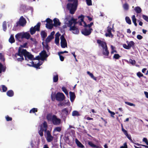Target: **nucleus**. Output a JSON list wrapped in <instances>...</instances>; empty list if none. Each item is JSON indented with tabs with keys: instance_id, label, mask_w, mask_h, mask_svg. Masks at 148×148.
I'll return each instance as SVG.
<instances>
[{
	"instance_id": "774afa93",
	"label": "nucleus",
	"mask_w": 148,
	"mask_h": 148,
	"mask_svg": "<svg viewBox=\"0 0 148 148\" xmlns=\"http://www.w3.org/2000/svg\"><path fill=\"white\" fill-rule=\"evenodd\" d=\"M120 148H127V143H124V146H121Z\"/></svg>"
},
{
	"instance_id": "de8ad7c7",
	"label": "nucleus",
	"mask_w": 148,
	"mask_h": 148,
	"mask_svg": "<svg viewBox=\"0 0 148 148\" xmlns=\"http://www.w3.org/2000/svg\"><path fill=\"white\" fill-rule=\"evenodd\" d=\"M44 131V130L42 129H41L39 131L38 133L41 136H43V132Z\"/></svg>"
},
{
	"instance_id": "0e129e2a",
	"label": "nucleus",
	"mask_w": 148,
	"mask_h": 148,
	"mask_svg": "<svg viewBox=\"0 0 148 148\" xmlns=\"http://www.w3.org/2000/svg\"><path fill=\"white\" fill-rule=\"evenodd\" d=\"M123 47L126 49H130V47H129L128 45H127L126 44H124L123 45Z\"/></svg>"
},
{
	"instance_id": "3c124183",
	"label": "nucleus",
	"mask_w": 148,
	"mask_h": 148,
	"mask_svg": "<svg viewBox=\"0 0 148 148\" xmlns=\"http://www.w3.org/2000/svg\"><path fill=\"white\" fill-rule=\"evenodd\" d=\"M59 38L58 37H55V43L57 45L59 44Z\"/></svg>"
},
{
	"instance_id": "8fccbe9b",
	"label": "nucleus",
	"mask_w": 148,
	"mask_h": 148,
	"mask_svg": "<svg viewBox=\"0 0 148 148\" xmlns=\"http://www.w3.org/2000/svg\"><path fill=\"white\" fill-rule=\"evenodd\" d=\"M5 118L7 121H11L12 120V117H10L8 115H7L5 116Z\"/></svg>"
},
{
	"instance_id": "c03bdc74",
	"label": "nucleus",
	"mask_w": 148,
	"mask_h": 148,
	"mask_svg": "<svg viewBox=\"0 0 148 148\" xmlns=\"http://www.w3.org/2000/svg\"><path fill=\"white\" fill-rule=\"evenodd\" d=\"M121 57V56L118 54H114L113 58L115 59H116L118 60Z\"/></svg>"
},
{
	"instance_id": "5fc2aeb1",
	"label": "nucleus",
	"mask_w": 148,
	"mask_h": 148,
	"mask_svg": "<svg viewBox=\"0 0 148 148\" xmlns=\"http://www.w3.org/2000/svg\"><path fill=\"white\" fill-rule=\"evenodd\" d=\"M37 111V109L36 108H33L30 110L29 113H31L32 112L33 113H34Z\"/></svg>"
},
{
	"instance_id": "9d476101",
	"label": "nucleus",
	"mask_w": 148,
	"mask_h": 148,
	"mask_svg": "<svg viewBox=\"0 0 148 148\" xmlns=\"http://www.w3.org/2000/svg\"><path fill=\"white\" fill-rule=\"evenodd\" d=\"M46 132L47 137L46 139L48 142H50L53 141V137L52 136L49 130H47Z\"/></svg>"
},
{
	"instance_id": "6e6d98bb",
	"label": "nucleus",
	"mask_w": 148,
	"mask_h": 148,
	"mask_svg": "<svg viewBox=\"0 0 148 148\" xmlns=\"http://www.w3.org/2000/svg\"><path fill=\"white\" fill-rule=\"evenodd\" d=\"M58 55L59 56L60 60L61 61H63L64 60V57L63 56H62L61 54H60V55H59V53H58Z\"/></svg>"
},
{
	"instance_id": "b1692460",
	"label": "nucleus",
	"mask_w": 148,
	"mask_h": 148,
	"mask_svg": "<svg viewBox=\"0 0 148 148\" xmlns=\"http://www.w3.org/2000/svg\"><path fill=\"white\" fill-rule=\"evenodd\" d=\"M27 9V6L25 5L21 4L20 7L19 9L21 11H24Z\"/></svg>"
},
{
	"instance_id": "2f4dec72",
	"label": "nucleus",
	"mask_w": 148,
	"mask_h": 148,
	"mask_svg": "<svg viewBox=\"0 0 148 148\" xmlns=\"http://www.w3.org/2000/svg\"><path fill=\"white\" fill-rule=\"evenodd\" d=\"M62 112L66 115L69 114V111L67 108H64L62 110Z\"/></svg>"
},
{
	"instance_id": "4d7b16f0",
	"label": "nucleus",
	"mask_w": 148,
	"mask_h": 148,
	"mask_svg": "<svg viewBox=\"0 0 148 148\" xmlns=\"http://www.w3.org/2000/svg\"><path fill=\"white\" fill-rule=\"evenodd\" d=\"M125 103L127 105H128L130 106H135L134 104L131 103H130V102H127V101L125 102Z\"/></svg>"
},
{
	"instance_id": "cd10ccee",
	"label": "nucleus",
	"mask_w": 148,
	"mask_h": 148,
	"mask_svg": "<svg viewBox=\"0 0 148 148\" xmlns=\"http://www.w3.org/2000/svg\"><path fill=\"white\" fill-rule=\"evenodd\" d=\"M46 118L48 121H52L53 119V116L52 113H49L47 115Z\"/></svg>"
},
{
	"instance_id": "412c9836",
	"label": "nucleus",
	"mask_w": 148,
	"mask_h": 148,
	"mask_svg": "<svg viewBox=\"0 0 148 148\" xmlns=\"http://www.w3.org/2000/svg\"><path fill=\"white\" fill-rule=\"evenodd\" d=\"M23 34L22 33H18L16 35L15 37L16 40L20 41V39H23Z\"/></svg>"
},
{
	"instance_id": "5701e85b",
	"label": "nucleus",
	"mask_w": 148,
	"mask_h": 148,
	"mask_svg": "<svg viewBox=\"0 0 148 148\" xmlns=\"http://www.w3.org/2000/svg\"><path fill=\"white\" fill-rule=\"evenodd\" d=\"M31 36L29 33L27 32H25L23 34L22 37L23 38H25L27 39H28Z\"/></svg>"
},
{
	"instance_id": "1a4fd4ad",
	"label": "nucleus",
	"mask_w": 148,
	"mask_h": 148,
	"mask_svg": "<svg viewBox=\"0 0 148 148\" xmlns=\"http://www.w3.org/2000/svg\"><path fill=\"white\" fill-rule=\"evenodd\" d=\"M92 30V28H90L89 29L84 28L82 29L81 32L83 34L87 36L90 35L91 33V31Z\"/></svg>"
},
{
	"instance_id": "4c0bfd02",
	"label": "nucleus",
	"mask_w": 148,
	"mask_h": 148,
	"mask_svg": "<svg viewBox=\"0 0 148 148\" xmlns=\"http://www.w3.org/2000/svg\"><path fill=\"white\" fill-rule=\"evenodd\" d=\"M53 82H58V74L56 75H54L53 77Z\"/></svg>"
},
{
	"instance_id": "a18cd8bd",
	"label": "nucleus",
	"mask_w": 148,
	"mask_h": 148,
	"mask_svg": "<svg viewBox=\"0 0 148 148\" xmlns=\"http://www.w3.org/2000/svg\"><path fill=\"white\" fill-rule=\"evenodd\" d=\"M3 29L4 31H5L7 29L6 23L5 22H4L3 24Z\"/></svg>"
},
{
	"instance_id": "f3484780",
	"label": "nucleus",
	"mask_w": 148,
	"mask_h": 148,
	"mask_svg": "<svg viewBox=\"0 0 148 148\" xmlns=\"http://www.w3.org/2000/svg\"><path fill=\"white\" fill-rule=\"evenodd\" d=\"M102 52L103 54L104 55L107 56H108L109 52L108 50V47H106L103 49Z\"/></svg>"
},
{
	"instance_id": "f704fd0d",
	"label": "nucleus",
	"mask_w": 148,
	"mask_h": 148,
	"mask_svg": "<svg viewBox=\"0 0 148 148\" xmlns=\"http://www.w3.org/2000/svg\"><path fill=\"white\" fill-rule=\"evenodd\" d=\"M53 26H54L53 24H48L47 23L46 24V27L49 29H52L53 28Z\"/></svg>"
},
{
	"instance_id": "338daca9",
	"label": "nucleus",
	"mask_w": 148,
	"mask_h": 148,
	"mask_svg": "<svg viewBox=\"0 0 148 148\" xmlns=\"http://www.w3.org/2000/svg\"><path fill=\"white\" fill-rule=\"evenodd\" d=\"M93 24H94L93 22H91L90 24L87 25V27H89V29H90V28H91V27L92 25H93Z\"/></svg>"
},
{
	"instance_id": "69168bd1",
	"label": "nucleus",
	"mask_w": 148,
	"mask_h": 148,
	"mask_svg": "<svg viewBox=\"0 0 148 148\" xmlns=\"http://www.w3.org/2000/svg\"><path fill=\"white\" fill-rule=\"evenodd\" d=\"M143 18L145 20L147 21L148 22V17L145 15L143 16Z\"/></svg>"
},
{
	"instance_id": "052dcab7",
	"label": "nucleus",
	"mask_w": 148,
	"mask_h": 148,
	"mask_svg": "<svg viewBox=\"0 0 148 148\" xmlns=\"http://www.w3.org/2000/svg\"><path fill=\"white\" fill-rule=\"evenodd\" d=\"M33 60H39L40 59H41V58L40 56H38L36 57L35 58H34V57L33 56Z\"/></svg>"
},
{
	"instance_id": "a19ab883",
	"label": "nucleus",
	"mask_w": 148,
	"mask_h": 148,
	"mask_svg": "<svg viewBox=\"0 0 148 148\" xmlns=\"http://www.w3.org/2000/svg\"><path fill=\"white\" fill-rule=\"evenodd\" d=\"M72 115L73 116H79V114L77 111L75 110L73 112Z\"/></svg>"
},
{
	"instance_id": "864d4df0",
	"label": "nucleus",
	"mask_w": 148,
	"mask_h": 148,
	"mask_svg": "<svg viewBox=\"0 0 148 148\" xmlns=\"http://www.w3.org/2000/svg\"><path fill=\"white\" fill-rule=\"evenodd\" d=\"M88 144L91 147H97V146L96 145L94 144L91 142H89L88 143Z\"/></svg>"
},
{
	"instance_id": "0eeeda50",
	"label": "nucleus",
	"mask_w": 148,
	"mask_h": 148,
	"mask_svg": "<svg viewBox=\"0 0 148 148\" xmlns=\"http://www.w3.org/2000/svg\"><path fill=\"white\" fill-rule=\"evenodd\" d=\"M26 21L23 16L21 17L19 22L17 23V26L18 25L22 26H24L26 24Z\"/></svg>"
},
{
	"instance_id": "393cba45",
	"label": "nucleus",
	"mask_w": 148,
	"mask_h": 148,
	"mask_svg": "<svg viewBox=\"0 0 148 148\" xmlns=\"http://www.w3.org/2000/svg\"><path fill=\"white\" fill-rule=\"evenodd\" d=\"M7 95L9 97H12L14 95L13 91L12 90H8L6 93Z\"/></svg>"
},
{
	"instance_id": "bb28decb",
	"label": "nucleus",
	"mask_w": 148,
	"mask_h": 148,
	"mask_svg": "<svg viewBox=\"0 0 148 148\" xmlns=\"http://www.w3.org/2000/svg\"><path fill=\"white\" fill-rule=\"evenodd\" d=\"M87 74L89 75V76L93 79L95 81H96L97 78L95 77L93 75V74L92 73H91L89 71H88L87 72Z\"/></svg>"
},
{
	"instance_id": "473e14b6",
	"label": "nucleus",
	"mask_w": 148,
	"mask_h": 148,
	"mask_svg": "<svg viewBox=\"0 0 148 148\" xmlns=\"http://www.w3.org/2000/svg\"><path fill=\"white\" fill-rule=\"evenodd\" d=\"M43 126L44 128V131L45 132H47V127H48L47 123V122L45 121L43 123Z\"/></svg>"
},
{
	"instance_id": "7c9ffc66",
	"label": "nucleus",
	"mask_w": 148,
	"mask_h": 148,
	"mask_svg": "<svg viewBox=\"0 0 148 148\" xmlns=\"http://www.w3.org/2000/svg\"><path fill=\"white\" fill-rule=\"evenodd\" d=\"M127 62L128 64H131L133 65L135 64L136 63V62L135 60L132 59H129V61H127Z\"/></svg>"
},
{
	"instance_id": "c756f323",
	"label": "nucleus",
	"mask_w": 148,
	"mask_h": 148,
	"mask_svg": "<svg viewBox=\"0 0 148 148\" xmlns=\"http://www.w3.org/2000/svg\"><path fill=\"white\" fill-rule=\"evenodd\" d=\"M9 41L11 43H14L15 42L14 37L12 35H11L9 39Z\"/></svg>"
},
{
	"instance_id": "20e7f679",
	"label": "nucleus",
	"mask_w": 148,
	"mask_h": 148,
	"mask_svg": "<svg viewBox=\"0 0 148 148\" xmlns=\"http://www.w3.org/2000/svg\"><path fill=\"white\" fill-rule=\"evenodd\" d=\"M56 100L59 101H62L65 98V96L62 92H58L56 95Z\"/></svg>"
},
{
	"instance_id": "13d9d810",
	"label": "nucleus",
	"mask_w": 148,
	"mask_h": 148,
	"mask_svg": "<svg viewBox=\"0 0 148 148\" xmlns=\"http://www.w3.org/2000/svg\"><path fill=\"white\" fill-rule=\"evenodd\" d=\"M111 49L112 50L111 52V54H113L114 53H117V51L116 50H114V47L112 46H111Z\"/></svg>"
},
{
	"instance_id": "a211bd4d",
	"label": "nucleus",
	"mask_w": 148,
	"mask_h": 148,
	"mask_svg": "<svg viewBox=\"0 0 148 148\" xmlns=\"http://www.w3.org/2000/svg\"><path fill=\"white\" fill-rule=\"evenodd\" d=\"M78 18H80L81 22H83L84 24V27H87V25L86 23L84 21V16L83 15H81L80 16H79L78 17Z\"/></svg>"
},
{
	"instance_id": "c9c22d12",
	"label": "nucleus",
	"mask_w": 148,
	"mask_h": 148,
	"mask_svg": "<svg viewBox=\"0 0 148 148\" xmlns=\"http://www.w3.org/2000/svg\"><path fill=\"white\" fill-rule=\"evenodd\" d=\"M132 20L133 22L134 23V25L136 26L137 24L136 23V18L135 16L134 15L132 16Z\"/></svg>"
},
{
	"instance_id": "72a5a7b5",
	"label": "nucleus",
	"mask_w": 148,
	"mask_h": 148,
	"mask_svg": "<svg viewBox=\"0 0 148 148\" xmlns=\"http://www.w3.org/2000/svg\"><path fill=\"white\" fill-rule=\"evenodd\" d=\"M54 38L49 35V36L46 38L45 40L46 42L47 43H48L50 42L51 40L53 39Z\"/></svg>"
},
{
	"instance_id": "bf43d9fd",
	"label": "nucleus",
	"mask_w": 148,
	"mask_h": 148,
	"mask_svg": "<svg viewBox=\"0 0 148 148\" xmlns=\"http://www.w3.org/2000/svg\"><path fill=\"white\" fill-rule=\"evenodd\" d=\"M143 141L145 142L146 144L148 145V141L147 139L146 138H144L143 139Z\"/></svg>"
},
{
	"instance_id": "09e8293b",
	"label": "nucleus",
	"mask_w": 148,
	"mask_h": 148,
	"mask_svg": "<svg viewBox=\"0 0 148 148\" xmlns=\"http://www.w3.org/2000/svg\"><path fill=\"white\" fill-rule=\"evenodd\" d=\"M134 43L133 41H131L128 43L127 45L130 48L132 46L134 45Z\"/></svg>"
},
{
	"instance_id": "f03ea898",
	"label": "nucleus",
	"mask_w": 148,
	"mask_h": 148,
	"mask_svg": "<svg viewBox=\"0 0 148 148\" xmlns=\"http://www.w3.org/2000/svg\"><path fill=\"white\" fill-rule=\"evenodd\" d=\"M69 2L67 4V8L69 10L70 13L74 14L77 9L78 5V0H68Z\"/></svg>"
},
{
	"instance_id": "603ef678",
	"label": "nucleus",
	"mask_w": 148,
	"mask_h": 148,
	"mask_svg": "<svg viewBox=\"0 0 148 148\" xmlns=\"http://www.w3.org/2000/svg\"><path fill=\"white\" fill-rule=\"evenodd\" d=\"M61 130V128L60 127H57L55 128L54 131L60 132Z\"/></svg>"
},
{
	"instance_id": "7ed1b4c3",
	"label": "nucleus",
	"mask_w": 148,
	"mask_h": 148,
	"mask_svg": "<svg viewBox=\"0 0 148 148\" xmlns=\"http://www.w3.org/2000/svg\"><path fill=\"white\" fill-rule=\"evenodd\" d=\"M41 23L40 22L38 23L37 25L34 27H32L30 29V32L31 35L34 34L36 31H39L40 30Z\"/></svg>"
},
{
	"instance_id": "f8f14e48",
	"label": "nucleus",
	"mask_w": 148,
	"mask_h": 148,
	"mask_svg": "<svg viewBox=\"0 0 148 148\" xmlns=\"http://www.w3.org/2000/svg\"><path fill=\"white\" fill-rule=\"evenodd\" d=\"M97 42L99 44V46H101L102 48V49L107 47L106 43L105 42L102 41L100 40H98Z\"/></svg>"
},
{
	"instance_id": "4be33fe9",
	"label": "nucleus",
	"mask_w": 148,
	"mask_h": 148,
	"mask_svg": "<svg viewBox=\"0 0 148 148\" xmlns=\"http://www.w3.org/2000/svg\"><path fill=\"white\" fill-rule=\"evenodd\" d=\"M75 140L76 143L79 147L81 148H83L84 147V146L76 138Z\"/></svg>"
},
{
	"instance_id": "e433bc0d",
	"label": "nucleus",
	"mask_w": 148,
	"mask_h": 148,
	"mask_svg": "<svg viewBox=\"0 0 148 148\" xmlns=\"http://www.w3.org/2000/svg\"><path fill=\"white\" fill-rule=\"evenodd\" d=\"M0 60L1 62H4L5 61V58L4 55L2 53H0Z\"/></svg>"
},
{
	"instance_id": "ea45409f",
	"label": "nucleus",
	"mask_w": 148,
	"mask_h": 148,
	"mask_svg": "<svg viewBox=\"0 0 148 148\" xmlns=\"http://www.w3.org/2000/svg\"><path fill=\"white\" fill-rule=\"evenodd\" d=\"M125 19L126 22L129 24L130 25L131 24V21L130 18L128 16H126L125 18Z\"/></svg>"
},
{
	"instance_id": "dca6fc26",
	"label": "nucleus",
	"mask_w": 148,
	"mask_h": 148,
	"mask_svg": "<svg viewBox=\"0 0 148 148\" xmlns=\"http://www.w3.org/2000/svg\"><path fill=\"white\" fill-rule=\"evenodd\" d=\"M54 21L53 26L54 27H57L60 25L61 23L60 22L59 20L57 18H55L53 20Z\"/></svg>"
},
{
	"instance_id": "39448f33",
	"label": "nucleus",
	"mask_w": 148,
	"mask_h": 148,
	"mask_svg": "<svg viewBox=\"0 0 148 148\" xmlns=\"http://www.w3.org/2000/svg\"><path fill=\"white\" fill-rule=\"evenodd\" d=\"M61 39V46L62 48H65L67 47V43L65 38L64 35H62L60 37Z\"/></svg>"
},
{
	"instance_id": "4468645a",
	"label": "nucleus",
	"mask_w": 148,
	"mask_h": 148,
	"mask_svg": "<svg viewBox=\"0 0 148 148\" xmlns=\"http://www.w3.org/2000/svg\"><path fill=\"white\" fill-rule=\"evenodd\" d=\"M112 28L111 27L108 26L107 27V31L108 32V33H106L105 35L106 37L108 36L109 37H110L111 36L112 37L113 36V35L111 33V30Z\"/></svg>"
},
{
	"instance_id": "6e6552de",
	"label": "nucleus",
	"mask_w": 148,
	"mask_h": 148,
	"mask_svg": "<svg viewBox=\"0 0 148 148\" xmlns=\"http://www.w3.org/2000/svg\"><path fill=\"white\" fill-rule=\"evenodd\" d=\"M41 60H46V58L48 57V55L46 51L44 50L41 51L40 53Z\"/></svg>"
},
{
	"instance_id": "37998d69",
	"label": "nucleus",
	"mask_w": 148,
	"mask_h": 148,
	"mask_svg": "<svg viewBox=\"0 0 148 148\" xmlns=\"http://www.w3.org/2000/svg\"><path fill=\"white\" fill-rule=\"evenodd\" d=\"M46 22L48 24H53V21L52 20L49 18H47L44 22Z\"/></svg>"
},
{
	"instance_id": "49530a36",
	"label": "nucleus",
	"mask_w": 148,
	"mask_h": 148,
	"mask_svg": "<svg viewBox=\"0 0 148 148\" xmlns=\"http://www.w3.org/2000/svg\"><path fill=\"white\" fill-rule=\"evenodd\" d=\"M88 6L92 5L91 0H85Z\"/></svg>"
},
{
	"instance_id": "58836bf2",
	"label": "nucleus",
	"mask_w": 148,
	"mask_h": 148,
	"mask_svg": "<svg viewBox=\"0 0 148 148\" xmlns=\"http://www.w3.org/2000/svg\"><path fill=\"white\" fill-rule=\"evenodd\" d=\"M123 7V9L125 10H127L129 9V5L127 3L124 4Z\"/></svg>"
},
{
	"instance_id": "e2e57ef3",
	"label": "nucleus",
	"mask_w": 148,
	"mask_h": 148,
	"mask_svg": "<svg viewBox=\"0 0 148 148\" xmlns=\"http://www.w3.org/2000/svg\"><path fill=\"white\" fill-rule=\"evenodd\" d=\"M122 131L124 133V134H127V131L123 128L122 125Z\"/></svg>"
},
{
	"instance_id": "2eb2a0df",
	"label": "nucleus",
	"mask_w": 148,
	"mask_h": 148,
	"mask_svg": "<svg viewBox=\"0 0 148 148\" xmlns=\"http://www.w3.org/2000/svg\"><path fill=\"white\" fill-rule=\"evenodd\" d=\"M69 93L70 100L71 102H73L76 97L75 93L70 91Z\"/></svg>"
},
{
	"instance_id": "a878e982",
	"label": "nucleus",
	"mask_w": 148,
	"mask_h": 148,
	"mask_svg": "<svg viewBox=\"0 0 148 148\" xmlns=\"http://www.w3.org/2000/svg\"><path fill=\"white\" fill-rule=\"evenodd\" d=\"M40 35L42 38L44 39L47 36V34L44 31H42L40 33Z\"/></svg>"
},
{
	"instance_id": "aec40b11",
	"label": "nucleus",
	"mask_w": 148,
	"mask_h": 148,
	"mask_svg": "<svg viewBox=\"0 0 148 148\" xmlns=\"http://www.w3.org/2000/svg\"><path fill=\"white\" fill-rule=\"evenodd\" d=\"M7 90V88L4 85H2L0 86V91L1 92H5Z\"/></svg>"
},
{
	"instance_id": "79ce46f5",
	"label": "nucleus",
	"mask_w": 148,
	"mask_h": 148,
	"mask_svg": "<svg viewBox=\"0 0 148 148\" xmlns=\"http://www.w3.org/2000/svg\"><path fill=\"white\" fill-rule=\"evenodd\" d=\"M62 91L65 93V94L67 95H68V92L67 90L64 87H62Z\"/></svg>"
},
{
	"instance_id": "680f3d73",
	"label": "nucleus",
	"mask_w": 148,
	"mask_h": 148,
	"mask_svg": "<svg viewBox=\"0 0 148 148\" xmlns=\"http://www.w3.org/2000/svg\"><path fill=\"white\" fill-rule=\"evenodd\" d=\"M73 23L72 22V21H71V20H70L69 21V23H68V27H70V28L71 27H72L73 26H72V25H73Z\"/></svg>"
},
{
	"instance_id": "f257e3e1",
	"label": "nucleus",
	"mask_w": 148,
	"mask_h": 148,
	"mask_svg": "<svg viewBox=\"0 0 148 148\" xmlns=\"http://www.w3.org/2000/svg\"><path fill=\"white\" fill-rule=\"evenodd\" d=\"M18 56L20 57V58L17 59L18 61H22L24 60L23 56H24L25 60L28 61V60H33V55L27 51L25 49H21L20 47L18 49V52L15 54V56L16 57Z\"/></svg>"
},
{
	"instance_id": "9b49d317",
	"label": "nucleus",
	"mask_w": 148,
	"mask_h": 148,
	"mask_svg": "<svg viewBox=\"0 0 148 148\" xmlns=\"http://www.w3.org/2000/svg\"><path fill=\"white\" fill-rule=\"evenodd\" d=\"M69 31H72V32L75 34H78L79 32V30L75 25L71 27L69 29Z\"/></svg>"
},
{
	"instance_id": "423d86ee",
	"label": "nucleus",
	"mask_w": 148,
	"mask_h": 148,
	"mask_svg": "<svg viewBox=\"0 0 148 148\" xmlns=\"http://www.w3.org/2000/svg\"><path fill=\"white\" fill-rule=\"evenodd\" d=\"M51 121L53 124L55 125H59L61 123V120L57 118L55 115H53V119Z\"/></svg>"
},
{
	"instance_id": "c85d7f7f",
	"label": "nucleus",
	"mask_w": 148,
	"mask_h": 148,
	"mask_svg": "<svg viewBox=\"0 0 148 148\" xmlns=\"http://www.w3.org/2000/svg\"><path fill=\"white\" fill-rule=\"evenodd\" d=\"M70 104V103L69 102H60L58 104V106H65L66 105H69Z\"/></svg>"
},
{
	"instance_id": "ddd939ff",
	"label": "nucleus",
	"mask_w": 148,
	"mask_h": 148,
	"mask_svg": "<svg viewBox=\"0 0 148 148\" xmlns=\"http://www.w3.org/2000/svg\"><path fill=\"white\" fill-rule=\"evenodd\" d=\"M32 64L30 65L29 64H27V65H28L29 66H33L35 68H36V69H38L39 68V67L40 66H41L42 64V63H40V62H39L37 63V64H35L34 63V62L33 61H32L31 62Z\"/></svg>"
},
{
	"instance_id": "6ab92c4d",
	"label": "nucleus",
	"mask_w": 148,
	"mask_h": 148,
	"mask_svg": "<svg viewBox=\"0 0 148 148\" xmlns=\"http://www.w3.org/2000/svg\"><path fill=\"white\" fill-rule=\"evenodd\" d=\"M6 67L5 66L2 64L0 62V74L2 72H5L6 70Z\"/></svg>"
}]
</instances>
